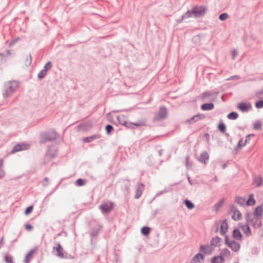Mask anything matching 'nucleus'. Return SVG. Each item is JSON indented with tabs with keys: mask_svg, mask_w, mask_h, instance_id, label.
I'll use <instances>...</instances> for the list:
<instances>
[{
	"mask_svg": "<svg viewBox=\"0 0 263 263\" xmlns=\"http://www.w3.org/2000/svg\"><path fill=\"white\" fill-rule=\"evenodd\" d=\"M117 119L121 124L124 125L127 128H133L134 126L140 127L143 126L145 124L144 122L143 121H139L137 123L127 122L126 121V118L124 115L118 116L117 117Z\"/></svg>",
	"mask_w": 263,
	"mask_h": 263,
	"instance_id": "nucleus-1",
	"label": "nucleus"
},
{
	"mask_svg": "<svg viewBox=\"0 0 263 263\" xmlns=\"http://www.w3.org/2000/svg\"><path fill=\"white\" fill-rule=\"evenodd\" d=\"M206 12V9L204 7H195L192 9L191 12H188L183 16V18H187L191 16V13L195 16H200L204 15Z\"/></svg>",
	"mask_w": 263,
	"mask_h": 263,
	"instance_id": "nucleus-2",
	"label": "nucleus"
},
{
	"mask_svg": "<svg viewBox=\"0 0 263 263\" xmlns=\"http://www.w3.org/2000/svg\"><path fill=\"white\" fill-rule=\"evenodd\" d=\"M224 240H225L226 244L229 247L231 248V249L233 251H234L235 252H236V251H238L239 250V249H240V244L239 243L236 242H235L234 241H229L227 236H226L225 237Z\"/></svg>",
	"mask_w": 263,
	"mask_h": 263,
	"instance_id": "nucleus-3",
	"label": "nucleus"
},
{
	"mask_svg": "<svg viewBox=\"0 0 263 263\" xmlns=\"http://www.w3.org/2000/svg\"><path fill=\"white\" fill-rule=\"evenodd\" d=\"M100 209L103 213H108L112 209V204L110 202H104L100 206Z\"/></svg>",
	"mask_w": 263,
	"mask_h": 263,
	"instance_id": "nucleus-4",
	"label": "nucleus"
},
{
	"mask_svg": "<svg viewBox=\"0 0 263 263\" xmlns=\"http://www.w3.org/2000/svg\"><path fill=\"white\" fill-rule=\"evenodd\" d=\"M30 145L26 143L18 144L12 149L11 153H14L20 151L26 150L29 147Z\"/></svg>",
	"mask_w": 263,
	"mask_h": 263,
	"instance_id": "nucleus-5",
	"label": "nucleus"
},
{
	"mask_svg": "<svg viewBox=\"0 0 263 263\" xmlns=\"http://www.w3.org/2000/svg\"><path fill=\"white\" fill-rule=\"evenodd\" d=\"M17 87V83L15 82H10L7 86H6V93L7 92L9 93H12ZM4 96L7 97L8 96V94H5Z\"/></svg>",
	"mask_w": 263,
	"mask_h": 263,
	"instance_id": "nucleus-6",
	"label": "nucleus"
},
{
	"mask_svg": "<svg viewBox=\"0 0 263 263\" xmlns=\"http://www.w3.org/2000/svg\"><path fill=\"white\" fill-rule=\"evenodd\" d=\"M238 108L242 112L247 111L252 107L250 103L241 102L237 105Z\"/></svg>",
	"mask_w": 263,
	"mask_h": 263,
	"instance_id": "nucleus-7",
	"label": "nucleus"
},
{
	"mask_svg": "<svg viewBox=\"0 0 263 263\" xmlns=\"http://www.w3.org/2000/svg\"><path fill=\"white\" fill-rule=\"evenodd\" d=\"M254 216L257 218H260L263 215V206L259 205L257 206L253 212Z\"/></svg>",
	"mask_w": 263,
	"mask_h": 263,
	"instance_id": "nucleus-8",
	"label": "nucleus"
},
{
	"mask_svg": "<svg viewBox=\"0 0 263 263\" xmlns=\"http://www.w3.org/2000/svg\"><path fill=\"white\" fill-rule=\"evenodd\" d=\"M167 115V109L165 107H162L160 108L159 112L157 115L158 119H163Z\"/></svg>",
	"mask_w": 263,
	"mask_h": 263,
	"instance_id": "nucleus-9",
	"label": "nucleus"
},
{
	"mask_svg": "<svg viewBox=\"0 0 263 263\" xmlns=\"http://www.w3.org/2000/svg\"><path fill=\"white\" fill-rule=\"evenodd\" d=\"M209 158V155L208 153L207 152H203L200 154L198 160L201 162L206 164Z\"/></svg>",
	"mask_w": 263,
	"mask_h": 263,
	"instance_id": "nucleus-10",
	"label": "nucleus"
},
{
	"mask_svg": "<svg viewBox=\"0 0 263 263\" xmlns=\"http://www.w3.org/2000/svg\"><path fill=\"white\" fill-rule=\"evenodd\" d=\"M203 260V256L201 254H198L193 258L191 263H202Z\"/></svg>",
	"mask_w": 263,
	"mask_h": 263,
	"instance_id": "nucleus-11",
	"label": "nucleus"
},
{
	"mask_svg": "<svg viewBox=\"0 0 263 263\" xmlns=\"http://www.w3.org/2000/svg\"><path fill=\"white\" fill-rule=\"evenodd\" d=\"M228 229V225L226 220H223L220 224V233L222 235H224Z\"/></svg>",
	"mask_w": 263,
	"mask_h": 263,
	"instance_id": "nucleus-12",
	"label": "nucleus"
},
{
	"mask_svg": "<svg viewBox=\"0 0 263 263\" xmlns=\"http://www.w3.org/2000/svg\"><path fill=\"white\" fill-rule=\"evenodd\" d=\"M232 217L235 220H238L241 217V214L238 210H233L232 211Z\"/></svg>",
	"mask_w": 263,
	"mask_h": 263,
	"instance_id": "nucleus-13",
	"label": "nucleus"
},
{
	"mask_svg": "<svg viewBox=\"0 0 263 263\" xmlns=\"http://www.w3.org/2000/svg\"><path fill=\"white\" fill-rule=\"evenodd\" d=\"M256 203L253 194H250L249 199L246 201V204L248 206H252Z\"/></svg>",
	"mask_w": 263,
	"mask_h": 263,
	"instance_id": "nucleus-14",
	"label": "nucleus"
},
{
	"mask_svg": "<svg viewBox=\"0 0 263 263\" xmlns=\"http://www.w3.org/2000/svg\"><path fill=\"white\" fill-rule=\"evenodd\" d=\"M53 250L57 252V255L59 257H63V249L61 246L58 243L57 247L53 248Z\"/></svg>",
	"mask_w": 263,
	"mask_h": 263,
	"instance_id": "nucleus-15",
	"label": "nucleus"
},
{
	"mask_svg": "<svg viewBox=\"0 0 263 263\" xmlns=\"http://www.w3.org/2000/svg\"><path fill=\"white\" fill-rule=\"evenodd\" d=\"M241 228L243 231V233L249 236L251 234V231L250 227L247 224H244L241 226Z\"/></svg>",
	"mask_w": 263,
	"mask_h": 263,
	"instance_id": "nucleus-16",
	"label": "nucleus"
},
{
	"mask_svg": "<svg viewBox=\"0 0 263 263\" xmlns=\"http://www.w3.org/2000/svg\"><path fill=\"white\" fill-rule=\"evenodd\" d=\"M233 237L236 239L241 240L242 234L238 230L235 229L233 232Z\"/></svg>",
	"mask_w": 263,
	"mask_h": 263,
	"instance_id": "nucleus-17",
	"label": "nucleus"
},
{
	"mask_svg": "<svg viewBox=\"0 0 263 263\" xmlns=\"http://www.w3.org/2000/svg\"><path fill=\"white\" fill-rule=\"evenodd\" d=\"M254 184L257 186H261L263 184V179L261 177H257L254 180Z\"/></svg>",
	"mask_w": 263,
	"mask_h": 263,
	"instance_id": "nucleus-18",
	"label": "nucleus"
},
{
	"mask_svg": "<svg viewBox=\"0 0 263 263\" xmlns=\"http://www.w3.org/2000/svg\"><path fill=\"white\" fill-rule=\"evenodd\" d=\"M214 108V105L212 103H206L201 106V109L204 110H211Z\"/></svg>",
	"mask_w": 263,
	"mask_h": 263,
	"instance_id": "nucleus-19",
	"label": "nucleus"
},
{
	"mask_svg": "<svg viewBox=\"0 0 263 263\" xmlns=\"http://www.w3.org/2000/svg\"><path fill=\"white\" fill-rule=\"evenodd\" d=\"M221 239L218 237L213 238L211 242V244L214 247H216L219 245Z\"/></svg>",
	"mask_w": 263,
	"mask_h": 263,
	"instance_id": "nucleus-20",
	"label": "nucleus"
},
{
	"mask_svg": "<svg viewBox=\"0 0 263 263\" xmlns=\"http://www.w3.org/2000/svg\"><path fill=\"white\" fill-rule=\"evenodd\" d=\"M100 136L99 135H95L90 137H88L84 139L83 141L85 142H89L94 139L99 138Z\"/></svg>",
	"mask_w": 263,
	"mask_h": 263,
	"instance_id": "nucleus-21",
	"label": "nucleus"
},
{
	"mask_svg": "<svg viewBox=\"0 0 263 263\" xmlns=\"http://www.w3.org/2000/svg\"><path fill=\"white\" fill-rule=\"evenodd\" d=\"M223 261V257L221 256H215L212 259V263H222Z\"/></svg>",
	"mask_w": 263,
	"mask_h": 263,
	"instance_id": "nucleus-22",
	"label": "nucleus"
},
{
	"mask_svg": "<svg viewBox=\"0 0 263 263\" xmlns=\"http://www.w3.org/2000/svg\"><path fill=\"white\" fill-rule=\"evenodd\" d=\"M246 145V141H244V140L241 139L239 140L237 146L236 147V151H238L240 150L242 147H244Z\"/></svg>",
	"mask_w": 263,
	"mask_h": 263,
	"instance_id": "nucleus-23",
	"label": "nucleus"
},
{
	"mask_svg": "<svg viewBox=\"0 0 263 263\" xmlns=\"http://www.w3.org/2000/svg\"><path fill=\"white\" fill-rule=\"evenodd\" d=\"M143 189V186L141 185L139 187L138 189L136 190V194H135V198L138 199L139 198L142 194V190Z\"/></svg>",
	"mask_w": 263,
	"mask_h": 263,
	"instance_id": "nucleus-24",
	"label": "nucleus"
},
{
	"mask_svg": "<svg viewBox=\"0 0 263 263\" xmlns=\"http://www.w3.org/2000/svg\"><path fill=\"white\" fill-rule=\"evenodd\" d=\"M237 202L240 205H244L246 204V200L244 197H237L236 198Z\"/></svg>",
	"mask_w": 263,
	"mask_h": 263,
	"instance_id": "nucleus-25",
	"label": "nucleus"
},
{
	"mask_svg": "<svg viewBox=\"0 0 263 263\" xmlns=\"http://www.w3.org/2000/svg\"><path fill=\"white\" fill-rule=\"evenodd\" d=\"M34 251L33 250L30 251L26 255V258L25 260V263H29L30 259H31L32 255L34 253Z\"/></svg>",
	"mask_w": 263,
	"mask_h": 263,
	"instance_id": "nucleus-26",
	"label": "nucleus"
},
{
	"mask_svg": "<svg viewBox=\"0 0 263 263\" xmlns=\"http://www.w3.org/2000/svg\"><path fill=\"white\" fill-rule=\"evenodd\" d=\"M238 115L235 112H232L228 116V118L230 120H235L238 118Z\"/></svg>",
	"mask_w": 263,
	"mask_h": 263,
	"instance_id": "nucleus-27",
	"label": "nucleus"
},
{
	"mask_svg": "<svg viewBox=\"0 0 263 263\" xmlns=\"http://www.w3.org/2000/svg\"><path fill=\"white\" fill-rule=\"evenodd\" d=\"M254 129L255 130H260L262 128L261 123L259 121H257L254 124Z\"/></svg>",
	"mask_w": 263,
	"mask_h": 263,
	"instance_id": "nucleus-28",
	"label": "nucleus"
},
{
	"mask_svg": "<svg viewBox=\"0 0 263 263\" xmlns=\"http://www.w3.org/2000/svg\"><path fill=\"white\" fill-rule=\"evenodd\" d=\"M141 233L143 235H147L150 233V229L148 227H143L141 229Z\"/></svg>",
	"mask_w": 263,
	"mask_h": 263,
	"instance_id": "nucleus-29",
	"label": "nucleus"
},
{
	"mask_svg": "<svg viewBox=\"0 0 263 263\" xmlns=\"http://www.w3.org/2000/svg\"><path fill=\"white\" fill-rule=\"evenodd\" d=\"M185 204L186 207L189 209H192L194 208V204L188 200L185 201Z\"/></svg>",
	"mask_w": 263,
	"mask_h": 263,
	"instance_id": "nucleus-30",
	"label": "nucleus"
},
{
	"mask_svg": "<svg viewBox=\"0 0 263 263\" xmlns=\"http://www.w3.org/2000/svg\"><path fill=\"white\" fill-rule=\"evenodd\" d=\"M219 131L224 133L226 130V126L223 123H220L218 126Z\"/></svg>",
	"mask_w": 263,
	"mask_h": 263,
	"instance_id": "nucleus-31",
	"label": "nucleus"
},
{
	"mask_svg": "<svg viewBox=\"0 0 263 263\" xmlns=\"http://www.w3.org/2000/svg\"><path fill=\"white\" fill-rule=\"evenodd\" d=\"M3 165V160H0V178H2L4 176V172L2 170V167Z\"/></svg>",
	"mask_w": 263,
	"mask_h": 263,
	"instance_id": "nucleus-32",
	"label": "nucleus"
},
{
	"mask_svg": "<svg viewBox=\"0 0 263 263\" xmlns=\"http://www.w3.org/2000/svg\"><path fill=\"white\" fill-rule=\"evenodd\" d=\"M230 252L227 249H224L222 251L221 254L224 256L229 257L230 256Z\"/></svg>",
	"mask_w": 263,
	"mask_h": 263,
	"instance_id": "nucleus-33",
	"label": "nucleus"
},
{
	"mask_svg": "<svg viewBox=\"0 0 263 263\" xmlns=\"http://www.w3.org/2000/svg\"><path fill=\"white\" fill-rule=\"evenodd\" d=\"M255 107L257 108L263 107V100H260L255 103Z\"/></svg>",
	"mask_w": 263,
	"mask_h": 263,
	"instance_id": "nucleus-34",
	"label": "nucleus"
},
{
	"mask_svg": "<svg viewBox=\"0 0 263 263\" xmlns=\"http://www.w3.org/2000/svg\"><path fill=\"white\" fill-rule=\"evenodd\" d=\"M33 209V207L32 205L28 207L25 211V214L26 215H29L32 212Z\"/></svg>",
	"mask_w": 263,
	"mask_h": 263,
	"instance_id": "nucleus-35",
	"label": "nucleus"
},
{
	"mask_svg": "<svg viewBox=\"0 0 263 263\" xmlns=\"http://www.w3.org/2000/svg\"><path fill=\"white\" fill-rule=\"evenodd\" d=\"M46 73H47V71H46V70L43 69L39 73L38 77L39 78V79H42L45 76Z\"/></svg>",
	"mask_w": 263,
	"mask_h": 263,
	"instance_id": "nucleus-36",
	"label": "nucleus"
},
{
	"mask_svg": "<svg viewBox=\"0 0 263 263\" xmlns=\"http://www.w3.org/2000/svg\"><path fill=\"white\" fill-rule=\"evenodd\" d=\"M5 261L7 263H13L12 257L8 255H6Z\"/></svg>",
	"mask_w": 263,
	"mask_h": 263,
	"instance_id": "nucleus-37",
	"label": "nucleus"
},
{
	"mask_svg": "<svg viewBox=\"0 0 263 263\" xmlns=\"http://www.w3.org/2000/svg\"><path fill=\"white\" fill-rule=\"evenodd\" d=\"M204 118V116L202 115H197L192 118L191 120L197 121Z\"/></svg>",
	"mask_w": 263,
	"mask_h": 263,
	"instance_id": "nucleus-38",
	"label": "nucleus"
},
{
	"mask_svg": "<svg viewBox=\"0 0 263 263\" xmlns=\"http://www.w3.org/2000/svg\"><path fill=\"white\" fill-rule=\"evenodd\" d=\"M228 17V15L227 13H222L220 15L219 19L221 21H224Z\"/></svg>",
	"mask_w": 263,
	"mask_h": 263,
	"instance_id": "nucleus-39",
	"label": "nucleus"
},
{
	"mask_svg": "<svg viewBox=\"0 0 263 263\" xmlns=\"http://www.w3.org/2000/svg\"><path fill=\"white\" fill-rule=\"evenodd\" d=\"M51 67V63L50 62H48L44 66V70H46V71H47V70L49 69H50Z\"/></svg>",
	"mask_w": 263,
	"mask_h": 263,
	"instance_id": "nucleus-40",
	"label": "nucleus"
},
{
	"mask_svg": "<svg viewBox=\"0 0 263 263\" xmlns=\"http://www.w3.org/2000/svg\"><path fill=\"white\" fill-rule=\"evenodd\" d=\"M76 184L79 186H82L84 185V181L82 179H79L76 181Z\"/></svg>",
	"mask_w": 263,
	"mask_h": 263,
	"instance_id": "nucleus-41",
	"label": "nucleus"
},
{
	"mask_svg": "<svg viewBox=\"0 0 263 263\" xmlns=\"http://www.w3.org/2000/svg\"><path fill=\"white\" fill-rule=\"evenodd\" d=\"M6 56L4 54L0 53V61L1 62H4L6 61Z\"/></svg>",
	"mask_w": 263,
	"mask_h": 263,
	"instance_id": "nucleus-42",
	"label": "nucleus"
},
{
	"mask_svg": "<svg viewBox=\"0 0 263 263\" xmlns=\"http://www.w3.org/2000/svg\"><path fill=\"white\" fill-rule=\"evenodd\" d=\"M254 136V134H250V135H247L246 137V139L244 140V141H246V144L249 142L250 140V137H253Z\"/></svg>",
	"mask_w": 263,
	"mask_h": 263,
	"instance_id": "nucleus-43",
	"label": "nucleus"
},
{
	"mask_svg": "<svg viewBox=\"0 0 263 263\" xmlns=\"http://www.w3.org/2000/svg\"><path fill=\"white\" fill-rule=\"evenodd\" d=\"M113 129V127L111 125H107L106 126V132H107V133L108 134H109L110 132V131Z\"/></svg>",
	"mask_w": 263,
	"mask_h": 263,
	"instance_id": "nucleus-44",
	"label": "nucleus"
},
{
	"mask_svg": "<svg viewBox=\"0 0 263 263\" xmlns=\"http://www.w3.org/2000/svg\"><path fill=\"white\" fill-rule=\"evenodd\" d=\"M256 96L259 99H263V90L257 92Z\"/></svg>",
	"mask_w": 263,
	"mask_h": 263,
	"instance_id": "nucleus-45",
	"label": "nucleus"
},
{
	"mask_svg": "<svg viewBox=\"0 0 263 263\" xmlns=\"http://www.w3.org/2000/svg\"><path fill=\"white\" fill-rule=\"evenodd\" d=\"M25 229L28 231H31L32 229V226L29 224H26Z\"/></svg>",
	"mask_w": 263,
	"mask_h": 263,
	"instance_id": "nucleus-46",
	"label": "nucleus"
},
{
	"mask_svg": "<svg viewBox=\"0 0 263 263\" xmlns=\"http://www.w3.org/2000/svg\"><path fill=\"white\" fill-rule=\"evenodd\" d=\"M237 52L235 50H234L232 51V58L233 59H235V58L237 55Z\"/></svg>",
	"mask_w": 263,
	"mask_h": 263,
	"instance_id": "nucleus-47",
	"label": "nucleus"
},
{
	"mask_svg": "<svg viewBox=\"0 0 263 263\" xmlns=\"http://www.w3.org/2000/svg\"><path fill=\"white\" fill-rule=\"evenodd\" d=\"M7 52H8V54H10V53L9 51H8Z\"/></svg>",
	"mask_w": 263,
	"mask_h": 263,
	"instance_id": "nucleus-48",
	"label": "nucleus"
}]
</instances>
